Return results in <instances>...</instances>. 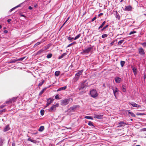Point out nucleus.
I'll use <instances>...</instances> for the list:
<instances>
[{
	"label": "nucleus",
	"instance_id": "12",
	"mask_svg": "<svg viewBox=\"0 0 146 146\" xmlns=\"http://www.w3.org/2000/svg\"><path fill=\"white\" fill-rule=\"evenodd\" d=\"M91 47H89L86 49L84 50L83 51L85 53H88L91 50Z\"/></svg>",
	"mask_w": 146,
	"mask_h": 146
},
{
	"label": "nucleus",
	"instance_id": "22",
	"mask_svg": "<svg viewBox=\"0 0 146 146\" xmlns=\"http://www.w3.org/2000/svg\"><path fill=\"white\" fill-rule=\"evenodd\" d=\"M44 129V127L43 126H41L40 127L39 129H38V131H42Z\"/></svg>",
	"mask_w": 146,
	"mask_h": 146
},
{
	"label": "nucleus",
	"instance_id": "35",
	"mask_svg": "<svg viewBox=\"0 0 146 146\" xmlns=\"http://www.w3.org/2000/svg\"><path fill=\"white\" fill-rule=\"evenodd\" d=\"M26 58V57H24L21 58H19L17 59V60L18 61H22L24 59Z\"/></svg>",
	"mask_w": 146,
	"mask_h": 146
},
{
	"label": "nucleus",
	"instance_id": "51",
	"mask_svg": "<svg viewBox=\"0 0 146 146\" xmlns=\"http://www.w3.org/2000/svg\"><path fill=\"white\" fill-rule=\"evenodd\" d=\"M4 33H8V31L7 30H4Z\"/></svg>",
	"mask_w": 146,
	"mask_h": 146
},
{
	"label": "nucleus",
	"instance_id": "57",
	"mask_svg": "<svg viewBox=\"0 0 146 146\" xmlns=\"http://www.w3.org/2000/svg\"><path fill=\"white\" fill-rule=\"evenodd\" d=\"M72 44H72H69L68 46H70Z\"/></svg>",
	"mask_w": 146,
	"mask_h": 146
},
{
	"label": "nucleus",
	"instance_id": "58",
	"mask_svg": "<svg viewBox=\"0 0 146 146\" xmlns=\"http://www.w3.org/2000/svg\"><path fill=\"white\" fill-rule=\"evenodd\" d=\"M2 27L1 25H0V29H1Z\"/></svg>",
	"mask_w": 146,
	"mask_h": 146
},
{
	"label": "nucleus",
	"instance_id": "46",
	"mask_svg": "<svg viewBox=\"0 0 146 146\" xmlns=\"http://www.w3.org/2000/svg\"><path fill=\"white\" fill-rule=\"evenodd\" d=\"M96 18V17H94L92 20V21H94Z\"/></svg>",
	"mask_w": 146,
	"mask_h": 146
},
{
	"label": "nucleus",
	"instance_id": "7",
	"mask_svg": "<svg viewBox=\"0 0 146 146\" xmlns=\"http://www.w3.org/2000/svg\"><path fill=\"white\" fill-rule=\"evenodd\" d=\"M139 52L140 54L143 55L145 54V52L144 51V50L141 48H140L139 49Z\"/></svg>",
	"mask_w": 146,
	"mask_h": 146
},
{
	"label": "nucleus",
	"instance_id": "60",
	"mask_svg": "<svg viewBox=\"0 0 146 146\" xmlns=\"http://www.w3.org/2000/svg\"><path fill=\"white\" fill-rule=\"evenodd\" d=\"M130 120L131 121H133V119H130Z\"/></svg>",
	"mask_w": 146,
	"mask_h": 146
},
{
	"label": "nucleus",
	"instance_id": "20",
	"mask_svg": "<svg viewBox=\"0 0 146 146\" xmlns=\"http://www.w3.org/2000/svg\"><path fill=\"white\" fill-rule=\"evenodd\" d=\"M9 129V128L8 125L6 126L5 128H4V131H6Z\"/></svg>",
	"mask_w": 146,
	"mask_h": 146
},
{
	"label": "nucleus",
	"instance_id": "32",
	"mask_svg": "<svg viewBox=\"0 0 146 146\" xmlns=\"http://www.w3.org/2000/svg\"><path fill=\"white\" fill-rule=\"evenodd\" d=\"M40 113L41 115H43L44 114V110H40Z\"/></svg>",
	"mask_w": 146,
	"mask_h": 146
},
{
	"label": "nucleus",
	"instance_id": "39",
	"mask_svg": "<svg viewBox=\"0 0 146 146\" xmlns=\"http://www.w3.org/2000/svg\"><path fill=\"white\" fill-rule=\"evenodd\" d=\"M125 124L124 122L123 121H121L118 123L119 125H122V124Z\"/></svg>",
	"mask_w": 146,
	"mask_h": 146
},
{
	"label": "nucleus",
	"instance_id": "19",
	"mask_svg": "<svg viewBox=\"0 0 146 146\" xmlns=\"http://www.w3.org/2000/svg\"><path fill=\"white\" fill-rule=\"evenodd\" d=\"M66 55V53H64L62 54L61 56H60L58 58V59H60L63 58L64 56Z\"/></svg>",
	"mask_w": 146,
	"mask_h": 146
},
{
	"label": "nucleus",
	"instance_id": "1",
	"mask_svg": "<svg viewBox=\"0 0 146 146\" xmlns=\"http://www.w3.org/2000/svg\"><path fill=\"white\" fill-rule=\"evenodd\" d=\"M73 101L72 98L65 99L64 100H61V105L62 106H66L70 102H72Z\"/></svg>",
	"mask_w": 146,
	"mask_h": 146
},
{
	"label": "nucleus",
	"instance_id": "10",
	"mask_svg": "<svg viewBox=\"0 0 146 146\" xmlns=\"http://www.w3.org/2000/svg\"><path fill=\"white\" fill-rule=\"evenodd\" d=\"M94 118H96L98 119H101L102 118V117L103 115H97L96 114H94Z\"/></svg>",
	"mask_w": 146,
	"mask_h": 146
},
{
	"label": "nucleus",
	"instance_id": "36",
	"mask_svg": "<svg viewBox=\"0 0 146 146\" xmlns=\"http://www.w3.org/2000/svg\"><path fill=\"white\" fill-rule=\"evenodd\" d=\"M44 82V80H43L42 82H40L38 84V86H40L42 85Z\"/></svg>",
	"mask_w": 146,
	"mask_h": 146
},
{
	"label": "nucleus",
	"instance_id": "47",
	"mask_svg": "<svg viewBox=\"0 0 146 146\" xmlns=\"http://www.w3.org/2000/svg\"><path fill=\"white\" fill-rule=\"evenodd\" d=\"M17 60H13L11 62V63H13V62H16Z\"/></svg>",
	"mask_w": 146,
	"mask_h": 146
},
{
	"label": "nucleus",
	"instance_id": "45",
	"mask_svg": "<svg viewBox=\"0 0 146 146\" xmlns=\"http://www.w3.org/2000/svg\"><path fill=\"white\" fill-rule=\"evenodd\" d=\"M40 42H38L37 43H36V44H35L34 46H38L40 44Z\"/></svg>",
	"mask_w": 146,
	"mask_h": 146
},
{
	"label": "nucleus",
	"instance_id": "8",
	"mask_svg": "<svg viewBox=\"0 0 146 146\" xmlns=\"http://www.w3.org/2000/svg\"><path fill=\"white\" fill-rule=\"evenodd\" d=\"M131 68L133 70V71L135 75H136L137 74V68L135 67L131 66Z\"/></svg>",
	"mask_w": 146,
	"mask_h": 146
},
{
	"label": "nucleus",
	"instance_id": "24",
	"mask_svg": "<svg viewBox=\"0 0 146 146\" xmlns=\"http://www.w3.org/2000/svg\"><path fill=\"white\" fill-rule=\"evenodd\" d=\"M28 140L29 141H31V142H33V143H36V140H32V139H31L30 138H29L28 139Z\"/></svg>",
	"mask_w": 146,
	"mask_h": 146
},
{
	"label": "nucleus",
	"instance_id": "3",
	"mask_svg": "<svg viewBox=\"0 0 146 146\" xmlns=\"http://www.w3.org/2000/svg\"><path fill=\"white\" fill-rule=\"evenodd\" d=\"M82 70H81L80 71H79L76 74L75 77L74 78V81L76 82L78 80L80 75H82Z\"/></svg>",
	"mask_w": 146,
	"mask_h": 146
},
{
	"label": "nucleus",
	"instance_id": "25",
	"mask_svg": "<svg viewBox=\"0 0 146 146\" xmlns=\"http://www.w3.org/2000/svg\"><path fill=\"white\" fill-rule=\"evenodd\" d=\"M81 35L80 34H79L78 35L74 38V40H76Z\"/></svg>",
	"mask_w": 146,
	"mask_h": 146
},
{
	"label": "nucleus",
	"instance_id": "6",
	"mask_svg": "<svg viewBox=\"0 0 146 146\" xmlns=\"http://www.w3.org/2000/svg\"><path fill=\"white\" fill-rule=\"evenodd\" d=\"M29 0H26L25 1L23 2V3H21V4H19V5H17V6H16L15 7H14L13 8L11 9L10 10V11H9V12H11L13 10H14L16 8L20 7L21 5V4H22L23 3H25V2H26L27 1H28Z\"/></svg>",
	"mask_w": 146,
	"mask_h": 146
},
{
	"label": "nucleus",
	"instance_id": "48",
	"mask_svg": "<svg viewBox=\"0 0 146 146\" xmlns=\"http://www.w3.org/2000/svg\"><path fill=\"white\" fill-rule=\"evenodd\" d=\"M122 90L123 92H125L126 91V90H125V88H124L123 87V88H122Z\"/></svg>",
	"mask_w": 146,
	"mask_h": 146
},
{
	"label": "nucleus",
	"instance_id": "2",
	"mask_svg": "<svg viewBox=\"0 0 146 146\" xmlns=\"http://www.w3.org/2000/svg\"><path fill=\"white\" fill-rule=\"evenodd\" d=\"M86 81H85L84 83H82L81 86L79 89L80 92H82L86 89V86L88 85V82Z\"/></svg>",
	"mask_w": 146,
	"mask_h": 146
},
{
	"label": "nucleus",
	"instance_id": "23",
	"mask_svg": "<svg viewBox=\"0 0 146 146\" xmlns=\"http://www.w3.org/2000/svg\"><path fill=\"white\" fill-rule=\"evenodd\" d=\"M46 88H45L43 89L40 92V93H39V95H41L46 90Z\"/></svg>",
	"mask_w": 146,
	"mask_h": 146
},
{
	"label": "nucleus",
	"instance_id": "63",
	"mask_svg": "<svg viewBox=\"0 0 146 146\" xmlns=\"http://www.w3.org/2000/svg\"><path fill=\"white\" fill-rule=\"evenodd\" d=\"M5 110L4 109L3 110V111H5Z\"/></svg>",
	"mask_w": 146,
	"mask_h": 146
},
{
	"label": "nucleus",
	"instance_id": "26",
	"mask_svg": "<svg viewBox=\"0 0 146 146\" xmlns=\"http://www.w3.org/2000/svg\"><path fill=\"white\" fill-rule=\"evenodd\" d=\"M60 73V72L59 71H56L55 73V76H58Z\"/></svg>",
	"mask_w": 146,
	"mask_h": 146
},
{
	"label": "nucleus",
	"instance_id": "43",
	"mask_svg": "<svg viewBox=\"0 0 146 146\" xmlns=\"http://www.w3.org/2000/svg\"><path fill=\"white\" fill-rule=\"evenodd\" d=\"M55 98L56 99H60V98H59V96L58 95H56V96H55Z\"/></svg>",
	"mask_w": 146,
	"mask_h": 146
},
{
	"label": "nucleus",
	"instance_id": "16",
	"mask_svg": "<svg viewBox=\"0 0 146 146\" xmlns=\"http://www.w3.org/2000/svg\"><path fill=\"white\" fill-rule=\"evenodd\" d=\"M52 101V100L51 98H49L47 100V106H48L49 105Z\"/></svg>",
	"mask_w": 146,
	"mask_h": 146
},
{
	"label": "nucleus",
	"instance_id": "15",
	"mask_svg": "<svg viewBox=\"0 0 146 146\" xmlns=\"http://www.w3.org/2000/svg\"><path fill=\"white\" fill-rule=\"evenodd\" d=\"M125 10L127 11H130L131 10V7L130 6H128L126 7Z\"/></svg>",
	"mask_w": 146,
	"mask_h": 146
},
{
	"label": "nucleus",
	"instance_id": "64",
	"mask_svg": "<svg viewBox=\"0 0 146 146\" xmlns=\"http://www.w3.org/2000/svg\"><path fill=\"white\" fill-rule=\"evenodd\" d=\"M36 134V133H33V134Z\"/></svg>",
	"mask_w": 146,
	"mask_h": 146
},
{
	"label": "nucleus",
	"instance_id": "31",
	"mask_svg": "<svg viewBox=\"0 0 146 146\" xmlns=\"http://www.w3.org/2000/svg\"><path fill=\"white\" fill-rule=\"evenodd\" d=\"M125 63V62L124 61H121L120 62L121 65L122 67H123Z\"/></svg>",
	"mask_w": 146,
	"mask_h": 146
},
{
	"label": "nucleus",
	"instance_id": "11",
	"mask_svg": "<svg viewBox=\"0 0 146 146\" xmlns=\"http://www.w3.org/2000/svg\"><path fill=\"white\" fill-rule=\"evenodd\" d=\"M130 104L133 107H136L137 108H140L141 107L140 106L137 104L134 103H130Z\"/></svg>",
	"mask_w": 146,
	"mask_h": 146
},
{
	"label": "nucleus",
	"instance_id": "50",
	"mask_svg": "<svg viewBox=\"0 0 146 146\" xmlns=\"http://www.w3.org/2000/svg\"><path fill=\"white\" fill-rule=\"evenodd\" d=\"M33 9V8L31 6H29V9L30 10H31Z\"/></svg>",
	"mask_w": 146,
	"mask_h": 146
},
{
	"label": "nucleus",
	"instance_id": "34",
	"mask_svg": "<svg viewBox=\"0 0 146 146\" xmlns=\"http://www.w3.org/2000/svg\"><path fill=\"white\" fill-rule=\"evenodd\" d=\"M52 55L51 54H49L47 55L46 57L47 58H49L52 57Z\"/></svg>",
	"mask_w": 146,
	"mask_h": 146
},
{
	"label": "nucleus",
	"instance_id": "21",
	"mask_svg": "<svg viewBox=\"0 0 146 146\" xmlns=\"http://www.w3.org/2000/svg\"><path fill=\"white\" fill-rule=\"evenodd\" d=\"M106 22L105 21H104L103 22V23H102V25L99 27L98 29H99L100 28H101L103 27L104 26V25L105 24Z\"/></svg>",
	"mask_w": 146,
	"mask_h": 146
},
{
	"label": "nucleus",
	"instance_id": "9",
	"mask_svg": "<svg viewBox=\"0 0 146 146\" xmlns=\"http://www.w3.org/2000/svg\"><path fill=\"white\" fill-rule=\"evenodd\" d=\"M48 48V46H47V47L45 48V49L44 50L43 49H42L40 50L38 52H37V54H40L42 53L45 50H47Z\"/></svg>",
	"mask_w": 146,
	"mask_h": 146
},
{
	"label": "nucleus",
	"instance_id": "29",
	"mask_svg": "<svg viewBox=\"0 0 146 146\" xmlns=\"http://www.w3.org/2000/svg\"><path fill=\"white\" fill-rule=\"evenodd\" d=\"M68 39L70 41H73L74 40V38L73 37H69L68 38Z\"/></svg>",
	"mask_w": 146,
	"mask_h": 146
},
{
	"label": "nucleus",
	"instance_id": "37",
	"mask_svg": "<svg viewBox=\"0 0 146 146\" xmlns=\"http://www.w3.org/2000/svg\"><path fill=\"white\" fill-rule=\"evenodd\" d=\"M88 124L89 125L94 126L93 124V123L91 121H89L88 122Z\"/></svg>",
	"mask_w": 146,
	"mask_h": 146
},
{
	"label": "nucleus",
	"instance_id": "52",
	"mask_svg": "<svg viewBox=\"0 0 146 146\" xmlns=\"http://www.w3.org/2000/svg\"><path fill=\"white\" fill-rule=\"evenodd\" d=\"M12 100H10L9 101H8V102H6V103H7L8 102H12Z\"/></svg>",
	"mask_w": 146,
	"mask_h": 146
},
{
	"label": "nucleus",
	"instance_id": "13",
	"mask_svg": "<svg viewBox=\"0 0 146 146\" xmlns=\"http://www.w3.org/2000/svg\"><path fill=\"white\" fill-rule=\"evenodd\" d=\"M121 79L119 77H116L115 78V81L117 83H119L121 81Z\"/></svg>",
	"mask_w": 146,
	"mask_h": 146
},
{
	"label": "nucleus",
	"instance_id": "62",
	"mask_svg": "<svg viewBox=\"0 0 146 146\" xmlns=\"http://www.w3.org/2000/svg\"><path fill=\"white\" fill-rule=\"evenodd\" d=\"M144 15L146 16V14H144Z\"/></svg>",
	"mask_w": 146,
	"mask_h": 146
},
{
	"label": "nucleus",
	"instance_id": "27",
	"mask_svg": "<svg viewBox=\"0 0 146 146\" xmlns=\"http://www.w3.org/2000/svg\"><path fill=\"white\" fill-rule=\"evenodd\" d=\"M85 118L88 119H93V118L90 116H86L85 117Z\"/></svg>",
	"mask_w": 146,
	"mask_h": 146
},
{
	"label": "nucleus",
	"instance_id": "14",
	"mask_svg": "<svg viewBox=\"0 0 146 146\" xmlns=\"http://www.w3.org/2000/svg\"><path fill=\"white\" fill-rule=\"evenodd\" d=\"M113 93L114 94V95L115 98H116V93L118 91V90L117 88H115V89H114V88H113Z\"/></svg>",
	"mask_w": 146,
	"mask_h": 146
},
{
	"label": "nucleus",
	"instance_id": "5",
	"mask_svg": "<svg viewBox=\"0 0 146 146\" xmlns=\"http://www.w3.org/2000/svg\"><path fill=\"white\" fill-rule=\"evenodd\" d=\"M58 106L59 104L58 103L56 105L52 106L49 109V111H55L56 110V107H58Z\"/></svg>",
	"mask_w": 146,
	"mask_h": 146
},
{
	"label": "nucleus",
	"instance_id": "49",
	"mask_svg": "<svg viewBox=\"0 0 146 146\" xmlns=\"http://www.w3.org/2000/svg\"><path fill=\"white\" fill-rule=\"evenodd\" d=\"M12 146H15V142H13L12 144Z\"/></svg>",
	"mask_w": 146,
	"mask_h": 146
},
{
	"label": "nucleus",
	"instance_id": "55",
	"mask_svg": "<svg viewBox=\"0 0 146 146\" xmlns=\"http://www.w3.org/2000/svg\"><path fill=\"white\" fill-rule=\"evenodd\" d=\"M103 14V13H100V14H99V15H100H100H102Z\"/></svg>",
	"mask_w": 146,
	"mask_h": 146
},
{
	"label": "nucleus",
	"instance_id": "17",
	"mask_svg": "<svg viewBox=\"0 0 146 146\" xmlns=\"http://www.w3.org/2000/svg\"><path fill=\"white\" fill-rule=\"evenodd\" d=\"M66 86L62 87L58 89V90L57 91H61L62 90H65V89H66Z\"/></svg>",
	"mask_w": 146,
	"mask_h": 146
},
{
	"label": "nucleus",
	"instance_id": "4",
	"mask_svg": "<svg viewBox=\"0 0 146 146\" xmlns=\"http://www.w3.org/2000/svg\"><path fill=\"white\" fill-rule=\"evenodd\" d=\"M90 94L91 96L93 98H95L98 96V94L96 91L95 90H93L90 92Z\"/></svg>",
	"mask_w": 146,
	"mask_h": 146
},
{
	"label": "nucleus",
	"instance_id": "40",
	"mask_svg": "<svg viewBox=\"0 0 146 146\" xmlns=\"http://www.w3.org/2000/svg\"><path fill=\"white\" fill-rule=\"evenodd\" d=\"M69 18H70V17H68V18L64 22V23L63 24V25L61 27H63V26L65 24V23L68 21L69 19Z\"/></svg>",
	"mask_w": 146,
	"mask_h": 146
},
{
	"label": "nucleus",
	"instance_id": "41",
	"mask_svg": "<svg viewBox=\"0 0 146 146\" xmlns=\"http://www.w3.org/2000/svg\"><path fill=\"white\" fill-rule=\"evenodd\" d=\"M123 42V40H121L119 41L118 43V45H121V43Z\"/></svg>",
	"mask_w": 146,
	"mask_h": 146
},
{
	"label": "nucleus",
	"instance_id": "18",
	"mask_svg": "<svg viewBox=\"0 0 146 146\" xmlns=\"http://www.w3.org/2000/svg\"><path fill=\"white\" fill-rule=\"evenodd\" d=\"M78 106H74L72 107H70V110H73L74 109H75L76 108L78 107Z\"/></svg>",
	"mask_w": 146,
	"mask_h": 146
},
{
	"label": "nucleus",
	"instance_id": "61",
	"mask_svg": "<svg viewBox=\"0 0 146 146\" xmlns=\"http://www.w3.org/2000/svg\"><path fill=\"white\" fill-rule=\"evenodd\" d=\"M136 146H140V145H137Z\"/></svg>",
	"mask_w": 146,
	"mask_h": 146
},
{
	"label": "nucleus",
	"instance_id": "30",
	"mask_svg": "<svg viewBox=\"0 0 146 146\" xmlns=\"http://www.w3.org/2000/svg\"><path fill=\"white\" fill-rule=\"evenodd\" d=\"M128 113L129 114H130L131 115L132 117H135V115L132 112H130V111H129Z\"/></svg>",
	"mask_w": 146,
	"mask_h": 146
},
{
	"label": "nucleus",
	"instance_id": "42",
	"mask_svg": "<svg viewBox=\"0 0 146 146\" xmlns=\"http://www.w3.org/2000/svg\"><path fill=\"white\" fill-rule=\"evenodd\" d=\"M136 33V32L135 31H132L129 34L130 35H131V34H133V33Z\"/></svg>",
	"mask_w": 146,
	"mask_h": 146
},
{
	"label": "nucleus",
	"instance_id": "59",
	"mask_svg": "<svg viewBox=\"0 0 146 146\" xmlns=\"http://www.w3.org/2000/svg\"><path fill=\"white\" fill-rule=\"evenodd\" d=\"M123 1V0H121L120 2H122Z\"/></svg>",
	"mask_w": 146,
	"mask_h": 146
},
{
	"label": "nucleus",
	"instance_id": "33",
	"mask_svg": "<svg viewBox=\"0 0 146 146\" xmlns=\"http://www.w3.org/2000/svg\"><path fill=\"white\" fill-rule=\"evenodd\" d=\"M108 36V35L106 34H104L102 36V38H106Z\"/></svg>",
	"mask_w": 146,
	"mask_h": 146
},
{
	"label": "nucleus",
	"instance_id": "54",
	"mask_svg": "<svg viewBox=\"0 0 146 146\" xmlns=\"http://www.w3.org/2000/svg\"><path fill=\"white\" fill-rule=\"evenodd\" d=\"M11 21V19H9L7 20V21L9 23Z\"/></svg>",
	"mask_w": 146,
	"mask_h": 146
},
{
	"label": "nucleus",
	"instance_id": "38",
	"mask_svg": "<svg viewBox=\"0 0 146 146\" xmlns=\"http://www.w3.org/2000/svg\"><path fill=\"white\" fill-rule=\"evenodd\" d=\"M108 25H106V26H105V27H104L102 29H101V31H103V30H104L106 28H107V27H108Z\"/></svg>",
	"mask_w": 146,
	"mask_h": 146
},
{
	"label": "nucleus",
	"instance_id": "56",
	"mask_svg": "<svg viewBox=\"0 0 146 146\" xmlns=\"http://www.w3.org/2000/svg\"><path fill=\"white\" fill-rule=\"evenodd\" d=\"M37 6V5H34V7H36Z\"/></svg>",
	"mask_w": 146,
	"mask_h": 146
},
{
	"label": "nucleus",
	"instance_id": "53",
	"mask_svg": "<svg viewBox=\"0 0 146 146\" xmlns=\"http://www.w3.org/2000/svg\"><path fill=\"white\" fill-rule=\"evenodd\" d=\"M142 130L143 131H146V128H143L142 129Z\"/></svg>",
	"mask_w": 146,
	"mask_h": 146
},
{
	"label": "nucleus",
	"instance_id": "28",
	"mask_svg": "<svg viewBox=\"0 0 146 146\" xmlns=\"http://www.w3.org/2000/svg\"><path fill=\"white\" fill-rule=\"evenodd\" d=\"M116 17L118 19H120V16L117 11H116Z\"/></svg>",
	"mask_w": 146,
	"mask_h": 146
},
{
	"label": "nucleus",
	"instance_id": "44",
	"mask_svg": "<svg viewBox=\"0 0 146 146\" xmlns=\"http://www.w3.org/2000/svg\"><path fill=\"white\" fill-rule=\"evenodd\" d=\"M144 114V113H137V115H143Z\"/></svg>",
	"mask_w": 146,
	"mask_h": 146
}]
</instances>
